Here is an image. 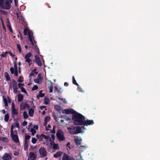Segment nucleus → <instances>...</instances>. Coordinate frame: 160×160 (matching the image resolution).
Returning a JSON list of instances; mask_svg holds the SVG:
<instances>
[{
  "label": "nucleus",
  "mask_w": 160,
  "mask_h": 160,
  "mask_svg": "<svg viewBox=\"0 0 160 160\" xmlns=\"http://www.w3.org/2000/svg\"><path fill=\"white\" fill-rule=\"evenodd\" d=\"M62 154V152L61 151H58L53 155L54 157L57 158L61 156Z\"/></svg>",
  "instance_id": "nucleus-20"
},
{
  "label": "nucleus",
  "mask_w": 160,
  "mask_h": 160,
  "mask_svg": "<svg viewBox=\"0 0 160 160\" xmlns=\"http://www.w3.org/2000/svg\"><path fill=\"white\" fill-rule=\"evenodd\" d=\"M23 96L21 94H19L18 96V101L20 102L22 100Z\"/></svg>",
  "instance_id": "nucleus-28"
},
{
  "label": "nucleus",
  "mask_w": 160,
  "mask_h": 160,
  "mask_svg": "<svg viewBox=\"0 0 160 160\" xmlns=\"http://www.w3.org/2000/svg\"><path fill=\"white\" fill-rule=\"evenodd\" d=\"M10 71L12 74H14V75L16 76H18V67L16 64H14L13 67L11 68H10Z\"/></svg>",
  "instance_id": "nucleus-8"
},
{
  "label": "nucleus",
  "mask_w": 160,
  "mask_h": 160,
  "mask_svg": "<svg viewBox=\"0 0 160 160\" xmlns=\"http://www.w3.org/2000/svg\"><path fill=\"white\" fill-rule=\"evenodd\" d=\"M47 137V136L43 134H42L41 135L37 134L36 135V137L38 139L39 142L42 141L43 138H44L46 139Z\"/></svg>",
  "instance_id": "nucleus-17"
},
{
  "label": "nucleus",
  "mask_w": 160,
  "mask_h": 160,
  "mask_svg": "<svg viewBox=\"0 0 160 160\" xmlns=\"http://www.w3.org/2000/svg\"><path fill=\"white\" fill-rule=\"evenodd\" d=\"M9 103H10L11 102V101L10 98H9L8 97V101H7Z\"/></svg>",
  "instance_id": "nucleus-62"
},
{
  "label": "nucleus",
  "mask_w": 160,
  "mask_h": 160,
  "mask_svg": "<svg viewBox=\"0 0 160 160\" xmlns=\"http://www.w3.org/2000/svg\"><path fill=\"white\" fill-rule=\"evenodd\" d=\"M1 58H3L6 56V55L5 54H2L1 55Z\"/></svg>",
  "instance_id": "nucleus-60"
},
{
  "label": "nucleus",
  "mask_w": 160,
  "mask_h": 160,
  "mask_svg": "<svg viewBox=\"0 0 160 160\" xmlns=\"http://www.w3.org/2000/svg\"><path fill=\"white\" fill-rule=\"evenodd\" d=\"M37 141V140L36 138H32V141H31L32 143H33V144L35 143Z\"/></svg>",
  "instance_id": "nucleus-41"
},
{
  "label": "nucleus",
  "mask_w": 160,
  "mask_h": 160,
  "mask_svg": "<svg viewBox=\"0 0 160 160\" xmlns=\"http://www.w3.org/2000/svg\"><path fill=\"white\" fill-rule=\"evenodd\" d=\"M62 160H74V159L66 154L64 153Z\"/></svg>",
  "instance_id": "nucleus-18"
},
{
  "label": "nucleus",
  "mask_w": 160,
  "mask_h": 160,
  "mask_svg": "<svg viewBox=\"0 0 160 160\" xmlns=\"http://www.w3.org/2000/svg\"><path fill=\"white\" fill-rule=\"evenodd\" d=\"M29 108V106L25 103H22L20 105V110H23L28 109Z\"/></svg>",
  "instance_id": "nucleus-14"
},
{
  "label": "nucleus",
  "mask_w": 160,
  "mask_h": 160,
  "mask_svg": "<svg viewBox=\"0 0 160 160\" xmlns=\"http://www.w3.org/2000/svg\"><path fill=\"white\" fill-rule=\"evenodd\" d=\"M24 33L25 35H28L30 42V44L34 45V41L33 39L32 31L28 28H27L24 29Z\"/></svg>",
  "instance_id": "nucleus-1"
},
{
  "label": "nucleus",
  "mask_w": 160,
  "mask_h": 160,
  "mask_svg": "<svg viewBox=\"0 0 160 160\" xmlns=\"http://www.w3.org/2000/svg\"><path fill=\"white\" fill-rule=\"evenodd\" d=\"M15 5L16 6H17L18 3V0H14Z\"/></svg>",
  "instance_id": "nucleus-57"
},
{
  "label": "nucleus",
  "mask_w": 160,
  "mask_h": 160,
  "mask_svg": "<svg viewBox=\"0 0 160 160\" xmlns=\"http://www.w3.org/2000/svg\"><path fill=\"white\" fill-rule=\"evenodd\" d=\"M33 128H34L35 130H37L38 129V126L37 125H35L33 126Z\"/></svg>",
  "instance_id": "nucleus-54"
},
{
  "label": "nucleus",
  "mask_w": 160,
  "mask_h": 160,
  "mask_svg": "<svg viewBox=\"0 0 160 160\" xmlns=\"http://www.w3.org/2000/svg\"><path fill=\"white\" fill-rule=\"evenodd\" d=\"M23 84H21V83H19L18 84V87L20 88V89H21L22 88H23Z\"/></svg>",
  "instance_id": "nucleus-51"
},
{
  "label": "nucleus",
  "mask_w": 160,
  "mask_h": 160,
  "mask_svg": "<svg viewBox=\"0 0 160 160\" xmlns=\"http://www.w3.org/2000/svg\"><path fill=\"white\" fill-rule=\"evenodd\" d=\"M42 90L39 91L38 94L37 95V98L38 99L40 97H42L44 96V93H42Z\"/></svg>",
  "instance_id": "nucleus-21"
},
{
  "label": "nucleus",
  "mask_w": 160,
  "mask_h": 160,
  "mask_svg": "<svg viewBox=\"0 0 160 160\" xmlns=\"http://www.w3.org/2000/svg\"><path fill=\"white\" fill-rule=\"evenodd\" d=\"M3 101L4 102V103H5V106H6L8 105V100H7V99L6 98H3Z\"/></svg>",
  "instance_id": "nucleus-43"
},
{
  "label": "nucleus",
  "mask_w": 160,
  "mask_h": 160,
  "mask_svg": "<svg viewBox=\"0 0 160 160\" xmlns=\"http://www.w3.org/2000/svg\"><path fill=\"white\" fill-rule=\"evenodd\" d=\"M70 142H68L67 143V147H68L70 149H71V147H70Z\"/></svg>",
  "instance_id": "nucleus-58"
},
{
  "label": "nucleus",
  "mask_w": 160,
  "mask_h": 160,
  "mask_svg": "<svg viewBox=\"0 0 160 160\" xmlns=\"http://www.w3.org/2000/svg\"><path fill=\"white\" fill-rule=\"evenodd\" d=\"M9 54L10 55V56H11V57H14L15 56V55L14 54H13L11 52H9Z\"/></svg>",
  "instance_id": "nucleus-56"
},
{
  "label": "nucleus",
  "mask_w": 160,
  "mask_h": 160,
  "mask_svg": "<svg viewBox=\"0 0 160 160\" xmlns=\"http://www.w3.org/2000/svg\"><path fill=\"white\" fill-rule=\"evenodd\" d=\"M13 92L15 93H17L18 89L17 85L16 84H13Z\"/></svg>",
  "instance_id": "nucleus-26"
},
{
  "label": "nucleus",
  "mask_w": 160,
  "mask_h": 160,
  "mask_svg": "<svg viewBox=\"0 0 160 160\" xmlns=\"http://www.w3.org/2000/svg\"><path fill=\"white\" fill-rule=\"evenodd\" d=\"M22 125L23 126H26L27 124V122L26 121H24L22 123Z\"/></svg>",
  "instance_id": "nucleus-55"
},
{
  "label": "nucleus",
  "mask_w": 160,
  "mask_h": 160,
  "mask_svg": "<svg viewBox=\"0 0 160 160\" xmlns=\"http://www.w3.org/2000/svg\"><path fill=\"white\" fill-rule=\"evenodd\" d=\"M39 152L40 155L43 157L45 156L47 154L46 151L43 148H41L39 149Z\"/></svg>",
  "instance_id": "nucleus-13"
},
{
  "label": "nucleus",
  "mask_w": 160,
  "mask_h": 160,
  "mask_svg": "<svg viewBox=\"0 0 160 160\" xmlns=\"http://www.w3.org/2000/svg\"><path fill=\"white\" fill-rule=\"evenodd\" d=\"M21 91L22 92H24L25 93H27V91H26V90H25V89L23 88H22L21 89Z\"/></svg>",
  "instance_id": "nucleus-46"
},
{
  "label": "nucleus",
  "mask_w": 160,
  "mask_h": 160,
  "mask_svg": "<svg viewBox=\"0 0 160 160\" xmlns=\"http://www.w3.org/2000/svg\"><path fill=\"white\" fill-rule=\"evenodd\" d=\"M18 81L20 82H22L23 81L22 78L21 77H19V78L18 79Z\"/></svg>",
  "instance_id": "nucleus-52"
},
{
  "label": "nucleus",
  "mask_w": 160,
  "mask_h": 160,
  "mask_svg": "<svg viewBox=\"0 0 160 160\" xmlns=\"http://www.w3.org/2000/svg\"><path fill=\"white\" fill-rule=\"evenodd\" d=\"M1 140L5 142H8V139L6 137H3L2 138H1Z\"/></svg>",
  "instance_id": "nucleus-33"
},
{
  "label": "nucleus",
  "mask_w": 160,
  "mask_h": 160,
  "mask_svg": "<svg viewBox=\"0 0 160 160\" xmlns=\"http://www.w3.org/2000/svg\"><path fill=\"white\" fill-rule=\"evenodd\" d=\"M68 84L66 82H65L64 83V85L67 87L68 86Z\"/></svg>",
  "instance_id": "nucleus-63"
},
{
  "label": "nucleus",
  "mask_w": 160,
  "mask_h": 160,
  "mask_svg": "<svg viewBox=\"0 0 160 160\" xmlns=\"http://www.w3.org/2000/svg\"><path fill=\"white\" fill-rule=\"evenodd\" d=\"M62 113L65 114H74L76 112L72 109H66L62 111Z\"/></svg>",
  "instance_id": "nucleus-10"
},
{
  "label": "nucleus",
  "mask_w": 160,
  "mask_h": 160,
  "mask_svg": "<svg viewBox=\"0 0 160 160\" xmlns=\"http://www.w3.org/2000/svg\"><path fill=\"white\" fill-rule=\"evenodd\" d=\"M30 138V137L29 135H26L25 136V142H27V141Z\"/></svg>",
  "instance_id": "nucleus-34"
},
{
  "label": "nucleus",
  "mask_w": 160,
  "mask_h": 160,
  "mask_svg": "<svg viewBox=\"0 0 160 160\" xmlns=\"http://www.w3.org/2000/svg\"><path fill=\"white\" fill-rule=\"evenodd\" d=\"M51 137L52 138V140H53V141H54V139H55V137L54 135L53 134H52L51 135Z\"/></svg>",
  "instance_id": "nucleus-53"
},
{
  "label": "nucleus",
  "mask_w": 160,
  "mask_h": 160,
  "mask_svg": "<svg viewBox=\"0 0 160 160\" xmlns=\"http://www.w3.org/2000/svg\"><path fill=\"white\" fill-rule=\"evenodd\" d=\"M56 128V127L55 126H53V130L51 131V132L52 133H55V129Z\"/></svg>",
  "instance_id": "nucleus-49"
},
{
  "label": "nucleus",
  "mask_w": 160,
  "mask_h": 160,
  "mask_svg": "<svg viewBox=\"0 0 160 160\" xmlns=\"http://www.w3.org/2000/svg\"><path fill=\"white\" fill-rule=\"evenodd\" d=\"M72 119L75 125H79L80 124V114L75 112L73 115Z\"/></svg>",
  "instance_id": "nucleus-3"
},
{
  "label": "nucleus",
  "mask_w": 160,
  "mask_h": 160,
  "mask_svg": "<svg viewBox=\"0 0 160 160\" xmlns=\"http://www.w3.org/2000/svg\"><path fill=\"white\" fill-rule=\"evenodd\" d=\"M4 76L6 81H9L10 80V78L9 74L7 72H5L4 73Z\"/></svg>",
  "instance_id": "nucleus-25"
},
{
  "label": "nucleus",
  "mask_w": 160,
  "mask_h": 160,
  "mask_svg": "<svg viewBox=\"0 0 160 160\" xmlns=\"http://www.w3.org/2000/svg\"><path fill=\"white\" fill-rule=\"evenodd\" d=\"M23 117L25 119H27L28 118V116L26 112V111H24L23 113Z\"/></svg>",
  "instance_id": "nucleus-37"
},
{
  "label": "nucleus",
  "mask_w": 160,
  "mask_h": 160,
  "mask_svg": "<svg viewBox=\"0 0 160 160\" xmlns=\"http://www.w3.org/2000/svg\"><path fill=\"white\" fill-rule=\"evenodd\" d=\"M8 23L7 24V26L8 27V28H9V29L10 30V31L12 32V28H11V26L10 24V23H9V21H8Z\"/></svg>",
  "instance_id": "nucleus-38"
},
{
  "label": "nucleus",
  "mask_w": 160,
  "mask_h": 160,
  "mask_svg": "<svg viewBox=\"0 0 160 160\" xmlns=\"http://www.w3.org/2000/svg\"><path fill=\"white\" fill-rule=\"evenodd\" d=\"M18 154L19 153L17 151H15L14 153V155L15 156H18Z\"/></svg>",
  "instance_id": "nucleus-59"
},
{
  "label": "nucleus",
  "mask_w": 160,
  "mask_h": 160,
  "mask_svg": "<svg viewBox=\"0 0 160 160\" xmlns=\"http://www.w3.org/2000/svg\"><path fill=\"white\" fill-rule=\"evenodd\" d=\"M74 141L77 145H79L80 144V140L78 138H75Z\"/></svg>",
  "instance_id": "nucleus-31"
},
{
  "label": "nucleus",
  "mask_w": 160,
  "mask_h": 160,
  "mask_svg": "<svg viewBox=\"0 0 160 160\" xmlns=\"http://www.w3.org/2000/svg\"><path fill=\"white\" fill-rule=\"evenodd\" d=\"M45 108H46V107L43 106H41L40 107V109H43Z\"/></svg>",
  "instance_id": "nucleus-61"
},
{
  "label": "nucleus",
  "mask_w": 160,
  "mask_h": 160,
  "mask_svg": "<svg viewBox=\"0 0 160 160\" xmlns=\"http://www.w3.org/2000/svg\"><path fill=\"white\" fill-rule=\"evenodd\" d=\"M44 102L46 105L49 104L50 103V99L47 97H45L44 99Z\"/></svg>",
  "instance_id": "nucleus-23"
},
{
  "label": "nucleus",
  "mask_w": 160,
  "mask_h": 160,
  "mask_svg": "<svg viewBox=\"0 0 160 160\" xmlns=\"http://www.w3.org/2000/svg\"><path fill=\"white\" fill-rule=\"evenodd\" d=\"M17 48L19 52L20 53L21 51V49L20 45L19 44H18L17 45Z\"/></svg>",
  "instance_id": "nucleus-44"
},
{
  "label": "nucleus",
  "mask_w": 160,
  "mask_h": 160,
  "mask_svg": "<svg viewBox=\"0 0 160 160\" xmlns=\"http://www.w3.org/2000/svg\"><path fill=\"white\" fill-rule=\"evenodd\" d=\"M45 113V112L44 110L42 112V114L43 115H44Z\"/></svg>",
  "instance_id": "nucleus-64"
},
{
  "label": "nucleus",
  "mask_w": 160,
  "mask_h": 160,
  "mask_svg": "<svg viewBox=\"0 0 160 160\" xmlns=\"http://www.w3.org/2000/svg\"><path fill=\"white\" fill-rule=\"evenodd\" d=\"M60 100H62V101L64 103H67V102L66 99L64 98H59Z\"/></svg>",
  "instance_id": "nucleus-50"
},
{
  "label": "nucleus",
  "mask_w": 160,
  "mask_h": 160,
  "mask_svg": "<svg viewBox=\"0 0 160 160\" xmlns=\"http://www.w3.org/2000/svg\"><path fill=\"white\" fill-rule=\"evenodd\" d=\"M31 56V53L30 52H28L25 56V62H27L29 65L32 64V60L30 58Z\"/></svg>",
  "instance_id": "nucleus-9"
},
{
  "label": "nucleus",
  "mask_w": 160,
  "mask_h": 160,
  "mask_svg": "<svg viewBox=\"0 0 160 160\" xmlns=\"http://www.w3.org/2000/svg\"><path fill=\"white\" fill-rule=\"evenodd\" d=\"M54 108L55 109L58 111H60L62 109V108L60 106V104L59 105H56L54 106Z\"/></svg>",
  "instance_id": "nucleus-24"
},
{
  "label": "nucleus",
  "mask_w": 160,
  "mask_h": 160,
  "mask_svg": "<svg viewBox=\"0 0 160 160\" xmlns=\"http://www.w3.org/2000/svg\"><path fill=\"white\" fill-rule=\"evenodd\" d=\"M30 131L31 132V134L32 136H34L36 132V130H35L34 128H31L30 130Z\"/></svg>",
  "instance_id": "nucleus-32"
},
{
  "label": "nucleus",
  "mask_w": 160,
  "mask_h": 160,
  "mask_svg": "<svg viewBox=\"0 0 160 160\" xmlns=\"http://www.w3.org/2000/svg\"><path fill=\"white\" fill-rule=\"evenodd\" d=\"M29 156L31 160H34L36 158L35 154L32 152H30Z\"/></svg>",
  "instance_id": "nucleus-22"
},
{
  "label": "nucleus",
  "mask_w": 160,
  "mask_h": 160,
  "mask_svg": "<svg viewBox=\"0 0 160 160\" xmlns=\"http://www.w3.org/2000/svg\"><path fill=\"white\" fill-rule=\"evenodd\" d=\"M59 123H60V122H59L58 123V124H59ZM59 124H60V125L61 126H63V127L66 126V125H67L66 123L64 122L63 120H61L60 123Z\"/></svg>",
  "instance_id": "nucleus-30"
},
{
  "label": "nucleus",
  "mask_w": 160,
  "mask_h": 160,
  "mask_svg": "<svg viewBox=\"0 0 160 160\" xmlns=\"http://www.w3.org/2000/svg\"><path fill=\"white\" fill-rule=\"evenodd\" d=\"M51 117L49 116H47L45 117L44 118V121L43 123V125L44 126H46L47 125V122H49L50 120Z\"/></svg>",
  "instance_id": "nucleus-19"
},
{
  "label": "nucleus",
  "mask_w": 160,
  "mask_h": 160,
  "mask_svg": "<svg viewBox=\"0 0 160 160\" xmlns=\"http://www.w3.org/2000/svg\"><path fill=\"white\" fill-rule=\"evenodd\" d=\"M57 137L59 141H63L65 140V138L64 136L63 133L61 130H59L57 132Z\"/></svg>",
  "instance_id": "nucleus-7"
},
{
  "label": "nucleus",
  "mask_w": 160,
  "mask_h": 160,
  "mask_svg": "<svg viewBox=\"0 0 160 160\" xmlns=\"http://www.w3.org/2000/svg\"><path fill=\"white\" fill-rule=\"evenodd\" d=\"M4 0H0V7L2 8L9 9L10 8V3L12 2V0H6L5 2H3Z\"/></svg>",
  "instance_id": "nucleus-2"
},
{
  "label": "nucleus",
  "mask_w": 160,
  "mask_h": 160,
  "mask_svg": "<svg viewBox=\"0 0 160 160\" xmlns=\"http://www.w3.org/2000/svg\"><path fill=\"white\" fill-rule=\"evenodd\" d=\"M72 82L73 84L77 86L79 85L78 84L76 80H75L74 77H73Z\"/></svg>",
  "instance_id": "nucleus-39"
},
{
  "label": "nucleus",
  "mask_w": 160,
  "mask_h": 160,
  "mask_svg": "<svg viewBox=\"0 0 160 160\" xmlns=\"http://www.w3.org/2000/svg\"><path fill=\"white\" fill-rule=\"evenodd\" d=\"M45 126V129H46V131L50 130V128H51V126L50 125L48 124L47 126H46V125Z\"/></svg>",
  "instance_id": "nucleus-35"
},
{
  "label": "nucleus",
  "mask_w": 160,
  "mask_h": 160,
  "mask_svg": "<svg viewBox=\"0 0 160 160\" xmlns=\"http://www.w3.org/2000/svg\"><path fill=\"white\" fill-rule=\"evenodd\" d=\"M45 143L46 145L50 148H52L54 142L52 140L51 138L49 137H47L46 139Z\"/></svg>",
  "instance_id": "nucleus-6"
},
{
  "label": "nucleus",
  "mask_w": 160,
  "mask_h": 160,
  "mask_svg": "<svg viewBox=\"0 0 160 160\" xmlns=\"http://www.w3.org/2000/svg\"><path fill=\"white\" fill-rule=\"evenodd\" d=\"M4 119L6 122H8V121L9 119V116L8 114H6L5 115Z\"/></svg>",
  "instance_id": "nucleus-36"
},
{
  "label": "nucleus",
  "mask_w": 160,
  "mask_h": 160,
  "mask_svg": "<svg viewBox=\"0 0 160 160\" xmlns=\"http://www.w3.org/2000/svg\"><path fill=\"white\" fill-rule=\"evenodd\" d=\"M49 92H52L53 91V87L51 86L49 88Z\"/></svg>",
  "instance_id": "nucleus-48"
},
{
  "label": "nucleus",
  "mask_w": 160,
  "mask_h": 160,
  "mask_svg": "<svg viewBox=\"0 0 160 160\" xmlns=\"http://www.w3.org/2000/svg\"><path fill=\"white\" fill-rule=\"evenodd\" d=\"M53 149L55 150L58 149L59 148V145L57 144H56L54 143L52 147Z\"/></svg>",
  "instance_id": "nucleus-27"
},
{
  "label": "nucleus",
  "mask_w": 160,
  "mask_h": 160,
  "mask_svg": "<svg viewBox=\"0 0 160 160\" xmlns=\"http://www.w3.org/2000/svg\"><path fill=\"white\" fill-rule=\"evenodd\" d=\"M12 125H13V128H14V127H17V128H19V124H18V123H16L15 124V125H14L13 124H12Z\"/></svg>",
  "instance_id": "nucleus-45"
},
{
  "label": "nucleus",
  "mask_w": 160,
  "mask_h": 160,
  "mask_svg": "<svg viewBox=\"0 0 160 160\" xmlns=\"http://www.w3.org/2000/svg\"><path fill=\"white\" fill-rule=\"evenodd\" d=\"M27 143V142H25L24 146V149L25 150H26V149L28 148V145Z\"/></svg>",
  "instance_id": "nucleus-47"
},
{
  "label": "nucleus",
  "mask_w": 160,
  "mask_h": 160,
  "mask_svg": "<svg viewBox=\"0 0 160 160\" xmlns=\"http://www.w3.org/2000/svg\"><path fill=\"white\" fill-rule=\"evenodd\" d=\"M38 87L36 85H34L33 87L32 88V90L33 91H35L38 89Z\"/></svg>",
  "instance_id": "nucleus-40"
},
{
  "label": "nucleus",
  "mask_w": 160,
  "mask_h": 160,
  "mask_svg": "<svg viewBox=\"0 0 160 160\" xmlns=\"http://www.w3.org/2000/svg\"><path fill=\"white\" fill-rule=\"evenodd\" d=\"M35 60L37 65L41 66L42 65V62L40 61L39 58L37 55L35 56Z\"/></svg>",
  "instance_id": "nucleus-15"
},
{
  "label": "nucleus",
  "mask_w": 160,
  "mask_h": 160,
  "mask_svg": "<svg viewBox=\"0 0 160 160\" xmlns=\"http://www.w3.org/2000/svg\"><path fill=\"white\" fill-rule=\"evenodd\" d=\"M2 159L4 160H10L11 159V157L8 153H6L2 156Z\"/></svg>",
  "instance_id": "nucleus-16"
},
{
  "label": "nucleus",
  "mask_w": 160,
  "mask_h": 160,
  "mask_svg": "<svg viewBox=\"0 0 160 160\" xmlns=\"http://www.w3.org/2000/svg\"><path fill=\"white\" fill-rule=\"evenodd\" d=\"M34 113V110L32 109H30L29 111L28 114L31 117L33 116Z\"/></svg>",
  "instance_id": "nucleus-29"
},
{
  "label": "nucleus",
  "mask_w": 160,
  "mask_h": 160,
  "mask_svg": "<svg viewBox=\"0 0 160 160\" xmlns=\"http://www.w3.org/2000/svg\"><path fill=\"white\" fill-rule=\"evenodd\" d=\"M55 88L57 90L59 91H60L62 89L61 88L57 85H56L55 86Z\"/></svg>",
  "instance_id": "nucleus-42"
},
{
  "label": "nucleus",
  "mask_w": 160,
  "mask_h": 160,
  "mask_svg": "<svg viewBox=\"0 0 160 160\" xmlns=\"http://www.w3.org/2000/svg\"><path fill=\"white\" fill-rule=\"evenodd\" d=\"M42 78L41 76V75L39 74L37 78L34 79V81L36 83L38 84H40L42 82Z\"/></svg>",
  "instance_id": "nucleus-12"
},
{
  "label": "nucleus",
  "mask_w": 160,
  "mask_h": 160,
  "mask_svg": "<svg viewBox=\"0 0 160 160\" xmlns=\"http://www.w3.org/2000/svg\"><path fill=\"white\" fill-rule=\"evenodd\" d=\"M67 129L71 134H74L79 133L80 132V128L79 126H76L72 128L68 127Z\"/></svg>",
  "instance_id": "nucleus-5"
},
{
  "label": "nucleus",
  "mask_w": 160,
  "mask_h": 160,
  "mask_svg": "<svg viewBox=\"0 0 160 160\" xmlns=\"http://www.w3.org/2000/svg\"><path fill=\"white\" fill-rule=\"evenodd\" d=\"M12 117L14 115H17L18 114V109L15 108V107L13 102L12 103Z\"/></svg>",
  "instance_id": "nucleus-11"
},
{
  "label": "nucleus",
  "mask_w": 160,
  "mask_h": 160,
  "mask_svg": "<svg viewBox=\"0 0 160 160\" xmlns=\"http://www.w3.org/2000/svg\"><path fill=\"white\" fill-rule=\"evenodd\" d=\"M11 137L13 141L15 143H18L19 142V139L18 136L14 134L13 133V126L12 125L11 128Z\"/></svg>",
  "instance_id": "nucleus-4"
}]
</instances>
